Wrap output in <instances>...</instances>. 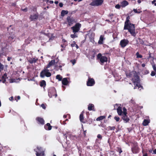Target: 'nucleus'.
I'll return each mask as SVG.
<instances>
[{"label": "nucleus", "instance_id": "4d7b16f0", "mask_svg": "<svg viewBox=\"0 0 156 156\" xmlns=\"http://www.w3.org/2000/svg\"><path fill=\"white\" fill-rule=\"evenodd\" d=\"M62 41L63 42L64 44H67V41L64 39L62 38Z\"/></svg>", "mask_w": 156, "mask_h": 156}, {"label": "nucleus", "instance_id": "680f3d73", "mask_svg": "<svg viewBox=\"0 0 156 156\" xmlns=\"http://www.w3.org/2000/svg\"><path fill=\"white\" fill-rule=\"evenodd\" d=\"M25 42L26 43H27V44H28L30 42H29V40L28 39H26L25 40Z\"/></svg>", "mask_w": 156, "mask_h": 156}, {"label": "nucleus", "instance_id": "b1692460", "mask_svg": "<svg viewBox=\"0 0 156 156\" xmlns=\"http://www.w3.org/2000/svg\"><path fill=\"white\" fill-rule=\"evenodd\" d=\"M94 108V105L92 104H90L88 105V109L89 111L93 110Z\"/></svg>", "mask_w": 156, "mask_h": 156}, {"label": "nucleus", "instance_id": "5701e85b", "mask_svg": "<svg viewBox=\"0 0 156 156\" xmlns=\"http://www.w3.org/2000/svg\"><path fill=\"white\" fill-rule=\"evenodd\" d=\"M104 36L103 35H101L100 36L99 38V40L98 41V43L99 44H103V41L104 40Z\"/></svg>", "mask_w": 156, "mask_h": 156}, {"label": "nucleus", "instance_id": "052dcab7", "mask_svg": "<svg viewBox=\"0 0 156 156\" xmlns=\"http://www.w3.org/2000/svg\"><path fill=\"white\" fill-rule=\"evenodd\" d=\"M11 5L12 6H14L15 7L16 5V2L12 3L11 4Z\"/></svg>", "mask_w": 156, "mask_h": 156}, {"label": "nucleus", "instance_id": "864d4df0", "mask_svg": "<svg viewBox=\"0 0 156 156\" xmlns=\"http://www.w3.org/2000/svg\"><path fill=\"white\" fill-rule=\"evenodd\" d=\"M64 65H65V64H62V65H60L59 66V67L60 68V69L61 70H62V69L61 68L62 67V66H64Z\"/></svg>", "mask_w": 156, "mask_h": 156}, {"label": "nucleus", "instance_id": "393cba45", "mask_svg": "<svg viewBox=\"0 0 156 156\" xmlns=\"http://www.w3.org/2000/svg\"><path fill=\"white\" fill-rule=\"evenodd\" d=\"M40 85L41 87H45L46 86V83L44 80H42L40 82Z\"/></svg>", "mask_w": 156, "mask_h": 156}, {"label": "nucleus", "instance_id": "a19ab883", "mask_svg": "<svg viewBox=\"0 0 156 156\" xmlns=\"http://www.w3.org/2000/svg\"><path fill=\"white\" fill-rule=\"evenodd\" d=\"M156 72L155 71H152L151 74V76H154L156 74Z\"/></svg>", "mask_w": 156, "mask_h": 156}, {"label": "nucleus", "instance_id": "f03ea898", "mask_svg": "<svg viewBox=\"0 0 156 156\" xmlns=\"http://www.w3.org/2000/svg\"><path fill=\"white\" fill-rule=\"evenodd\" d=\"M124 30H128V31L131 34V35L133 37H135L136 34L135 32V25L129 23L128 26H126V27H124Z\"/></svg>", "mask_w": 156, "mask_h": 156}, {"label": "nucleus", "instance_id": "aec40b11", "mask_svg": "<svg viewBox=\"0 0 156 156\" xmlns=\"http://www.w3.org/2000/svg\"><path fill=\"white\" fill-rule=\"evenodd\" d=\"M55 60H51L50 62H49L48 65L47 66L46 68H48L50 66H52L55 64Z\"/></svg>", "mask_w": 156, "mask_h": 156}, {"label": "nucleus", "instance_id": "49530a36", "mask_svg": "<svg viewBox=\"0 0 156 156\" xmlns=\"http://www.w3.org/2000/svg\"><path fill=\"white\" fill-rule=\"evenodd\" d=\"M14 38V37L13 36H9L8 37L9 39L11 41Z\"/></svg>", "mask_w": 156, "mask_h": 156}, {"label": "nucleus", "instance_id": "c9c22d12", "mask_svg": "<svg viewBox=\"0 0 156 156\" xmlns=\"http://www.w3.org/2000/svg\"><path fill=\"white\" fill-rule=\"evenodd\" d=\"M37 156H45L44 152H43L42 154L36 153Z\"/></svg>", "mask_w": 156, "mask_h": 156}, {"label": "nucleus", "instance_id": "5fc2aeb1", "mask_svg": "<svg viewBox=\"0 0 156 156\" xmlns=\"http://www.w3.org/2000/svg\"><path fill=\"white\" fill-rule=\"evenodd\" d=\"M152 3L153 4H154V5L156 6V0H154L152 2Z\"/></svg>", "mask_w": 156, "mask_h": 156}, {"label": "nucleus", "instance_id": "2f4dec72", "mask_svg": "<svg viewBox=\"0 0 156 156\" xmlns=\"http://www.w3.org/2000/svg\"><path fill=\"white\" fill-rule=\"evenodd\" d=\"M108 130H114L116 128L115 126H108L107 127Z\"/></svg>", "mask_w": 156, "mask_h": 156}, {"label": "nucleus", "instance_id": "9b49d317", "mask_svg": "<svg viewBox=\"0 0 156 156\" xmlns=\"http://www.w3.org/2000/svg\"><path fill=\"white\" fill-rule=\"evenodd\" d=\"M129 42L128 40L123 39L120 41V45L122 48H124L129 43Z\"/></svg>", "mask_w": 156, "mask_h": 156}, {"label": "nucleus", "instance_id": "4468645a", "mask_svg": "<svg viewBox=\"0 0 156 156\" xmlns=\"http://www.w3.org/2000/svg\"><path fill=\"white\" fill-rule=\"evenodd\" d=\"M107 58L106 56H103L100 59V61L101 63V64L102 65L105 62H106L107 61Z\"/></svg>", "mask_w": 156, "mask_h": 156}, {"label": "nucleus", "instance_id": "774afa93", "mask_svg": "<svg viewBox=\"0 0 156 156\" xmlns=\"http://www.w3.org/2000/svg\"><path fill=\"white\" fill-rule=\"evenodd\" d=\"M143 156H148L147 154V153H146L144 154H143Z\"/></svg>", "mask_w": 156, "mask_h": 156}, {"label": "nucleus", "instance_id": "603ef678", "mask_svg": "<svg viewBox=\"0 0 156 156\" xmlns=\"http://www.w3.org/2000/svg\"><path fill=\"white\" fill-rule=\"evenodd\" d=\"M67 45V44H63L61 45V47L63 48H65L66 47Z\"/></svg>", "mask_w": 156, "mask_h": 156}, {"label": "nucleus", "instance_id": "20e7f679", "mask_svg": "<svg viewBox=\"0 0 156 156\" xmlns=\"http://www.w3.org/2000/svg\"><path fill=\"white\" fill-rule=\"evenodd\" d=\"M46 67L40 73V76L41 78H44L45 76L47 77H50L51 76V73L49 72V70Z\"/></svg>", "mask_w": 156, "mask_h": 156}, {"label": "nucleus", "instance_id": "4be33fe9", "mask_svg": "<svg viewBox=\"0 0 156 156\" xmlns=\"http://www.w3.org/2000/svg\"><path fill=\"white\" fill-rule=\"evenodd\" d=\"M140 77L139 78V82L138 83H133L134 85V89H135L137 87H138V88H140L141 87H142L141 85L140 84Z\"/></svg>", "mask_w": 156, "mask_h": 156}, {"label": "nucleus", "instance_id": "423d86ee", "mask_svg": "<svg viewBox=\"0 0 156 156\" xmlns=\"http://www.w3.org/2000/svg\"><path fill=\"white\" fill-rule=\"evenodd\" d=\"M81 27V24L79 23H76L74 26L71 27V29L73 30V33L78 32L80 30Z\"/></svg>", "mask_w": 156, "mask_h": 156}, {"label": "nucleus", "instance_id": "7c9ffc66", "mask_svg": "<svg viewBox=\"0 0 156 156\" xmlns=\"http://www.w3.org/2000/svg\"><path fill=\"white\" fill-rule=\"evenodd\" d=\"M116 151L119 152V154H120L122 152V150L121 147H116Z\"/></svg>", "mask_w": 156, "mask_h": 156}, {"label": "nucleus", "instance_id": "4c0bfd02", "mask_svg": "<svg viewBox=\"0 0 156 156\" xmlns=\"http://www.w3.org/2000/svg\"><path fill=\"white\" fill-rule=\"evenodd\" d=\"M114 119L115 120L116 122H119L120 120V118L118 116H115L114 118Z\"/></svg>", "mask_w": 156, "mask_h": 156}, {"label": "nucleus", "instance_id": "f704fd0d", "mask_svg": "<svg viewBox=\"0 0 156 156\" xmlns=\"http://www.w3.org/2000/svg\"><path fill=\"white\" fill-rule=\"evenodd\" d=\"M138 39L139 40V41L140 44L142 45L144 44V42L143 40L141 39L140 38H138Z\"/></svg>", "mask_w": 156, "mask_h": 156}, {"label": "nucleus", "instance_id": "ea45409f", "mask_svg": "<svg viewBox=\"0 0 156 156\" xmlns=\"http://www.w3.org/2000/svg\"><path fill=\"white\" fill-rule=\"evenodd\" d=\"M133 11L135 13H138V14L140 13V12H141V11H138L137 10V9H133Z\"/></svg>", "mask_w": 156, "mask_h": 156}, {"label": "nucleus", "instance_id": "dca6fc26", "mask_svg": "<svg viewBox=\"0 0 156 156\" xmlns=\"http://www.w3.org/2000/svg\"><path fill=\"white\" fill-rule=\"evenodd\" d=\"M120 4L121 5V7L124 8L129 4V3L127 1L124 0L121 2Z\"/></svg>", "mask_w": 156, "mask_h": 156}, {"label": "nucleus", "instance_id": "8fccbe9b", "mask_svg": "<svg viewBox=\"0 0 156 156\" xmlns=\"http://www.w3.org/2000/svg\"><path fill=\"white\" fill-rule=\"evenodd\" d=\"M97 137L98 138L100 139L101 140L102 138V136H101V135L99 134L97 136Z\"/></svg>", "mask_w": 156, "mask_h": 156}, {"label": "nucleus", "instance_id": "338daca9", "mask_svg": "<svg viewBox=\"0 0 156 156\" xmlns=\"http://www.w3.org/2000/svg\"><path fill=\"white\" fill-rule=\"evenodd\" d=\"M156 154V149H155L154 151L153 152V154Z\"/></svg>", "mask_w": 156, "mask_h": 156}, {"label": "nucleus", "instance_id": "cd10ccee", "mask_svg": "<svg viewBox=\"0 0 156 156\" xmlns=\"http://www.w3.org/2000/svg\"><path fill=\"white\" fill-rule=\"evenodd\" d=\"M106 116L105 115L101 116L96 119L97 121H100L103 120V119H105Z\"/></svg>", "mask_w": 156, "mask_h": 156}, {"label": "nucleus", "instance_id": "3c124183", "mask_svg": "<svg viewBox=\"0 0 156 156\" xmlns=\"http://www.w3.org/2000/svg\"><path fill=\"white\" fill-rule=\"evenodd\" d=\"M41 106L44 109H45L46 108V106H45V105L44 104H42L41 105Z\"/></svg>", "mask_w": 156, "mask_h": 156}, {"label": "nucleus", "instance_id": "c85d7f7f", "mask_svg": "<svg viewBox=\"0 0 156 156\" xmlns=\"http://www.w3.org/2000/svg\"><path fill=\"white\" fill-rule=\"evenodd\" d=\"M56 78L58 80V81H60L62 80V76H61L60 75H57L56 76Z\"/></svg>", "mask_w": 156, "mask_h": 156}, {"label": "nucleus", "instance_id": "7ed1b4c3", "mask_svg": "<svg viewBox=\"0 0 156 156\" xmlns=\"http://www.w3.org/2000/svg\"><path fill=\"white\" fill-rule=\"evenodd\" d=\"M131 146V151L133 153L137 154L140 152V148L138 146V143L136 142H132Z\"/></svg>", "mask_w": 156, "mask_h": 156}, {"label": "nucleus", "instance_id": "e2e57ef3", "mask_svg": "<svg viewBox=\"0 0 156 156\" xmlns=\"http://www.w3.org/2000/svg\"><path fill=\"white\" fill-rule=\"evenodd\" d=\"M43 2H45L47 4H48L49 2V0H42Z\"/></svg>", "mask_w": 156, "mask_h": 156}, {"label": "nucleus", "instance_id": "72a5a7b5", "mask_svg": "<svg viewBox=\"0 0 156 156\" xmlns=\"http://www.w3.org/2000/svg\"><path fill=\"white\" fill-rule=\"evenodd\" d=\"M136 56L137 58H141L143 57L142 55L140 54L138 52H137L136 54Z\"/></svg>", "mask_w": 156, "mask_h": 156}, {"label": "nucleus", "instance_id": "ddd939ff", "mask_svg": "<svg viewBox=\"0 0 156 156\" xmlns=\"http://www.w3.org/2000/svg\"><path fill=\"white\" fill-rule=\"evenodd\" d=\"M34 151L36 152V153H38L40 154H42L43 152H44L42 148L39 147H37L36 148L34 149Z\"/></svg>", "mask_w": 156, "mask_h": 156}, {"label": "nucleus", "instance_id": "6e6d98bb", "mask_svg": "<svg viewBox=\"0 0 156 156\" xmlns=\"http://www.w3.org/2000/svg\"><path fill=\"white\" fill-rule=\"evenodd\" d=\"M27 7L25 8V9H22V10L25 12H27Z\"/></svg>", "mask_w": 156, "mask_h": 156}, {"label": "nucleus", "instance_id": "9d476101", "mask_svg": "<svg viewBox=\"0 0 156 156\" xmlns=\"http://www.w3.org/2000/svg\"><path fill=\"white\" fill-rule=\"evenodd\" d=\"M39 16V14L37 12L35 13H33L31 14L29 17V19L31 21H36L37 20Z\"/></svg>", "mask_w": 156, "mask_h": 156}, {"label": "nucleus", "instance_id": "0e129e2a", "mask_svg": "<svg viewBox=\"0 0 156 156\" xmlns=\"http://www.w3.org/2000/svg\"><path fill=\"white\" fill-rule=\"evenodd\" d=\"M70 37L72 38H75V37H74V35L73 34H71Z\"/></svg>", "mask_w": 156, "mask_h": 156}, {"label": "nucleus", "instance_id": "f8f14e48", "mask_svg": "<svg viewBox=\"0 0 156 156\" xmlns=\"http://www.w3.org/2000/svg\"><path fill=\"white\" fill-rule=\"evenodd\" d=\"M36 120L39 123L42 125L44 124V120L42 118L38 117L36 118Z\"/></svg>", "mask_w": 156, "mask_h": 156}, {"label": "nucleus", "instance_id": "473e14b6", "mask_svg": "<svg viewBox=\"0 0 156 156\" xmlns=\"http://www.w3.org/2000/svg\"><path fill=\"white\" fill-rule=\"evenodd\" d=\"M149 122L146 119H144L143 122V124L144 126H146L147 125Z\"/></svg>", "mask_w": 156, "mask_h": 156}, {"label": "nucleus", "instance_id": "de8ad7c7", "mask_svg": "<svg viewBox=\"0 0 156 156\" xmlns=\"http://www.w3.org/2000/svg\"><path fill=\"white\" fill-rule=\"evenodd\" d=\"M71 62L72 63L73 65H74L76 62V60L74 59L71 60Z\"/></svg>", "mask_w": 156, "mask_h": 156}, {"label": "nucleus", "instance_id": "a18cd8bd", "mask_svg": "<svg viewBox=\"0 0 156 156\" xmlns=\"http://www.w3.org/2000/svg\"><path fill=\"white\" fill-rule=\"evenodd\" d=\"M6 73H5L4 74V75H3L2 76V79H4V81H5V76H6Z\"/></svg>", "mask_w": 156, "mask_h": 156}, {"label": "nucleus", "instance_id": "13d9d810", "mask_svg": "<svg viewBox=\"0 0 156 156\" xmlns=\"http://www.w3.org/2000/svg\"><path fill=\"white\" fill-rule=\"evenodd\" d=\"M86 133H87V131L86 130H84L83 131V134H84V136L85 137H86Z\"/></svg>", "mask_w": 156, "mask_h": 156}, {"label": "nucleus", "instance_id": "39448f33", "mask_svg": "<svg viewBox=\"0 0 156 156\" xmlns=\"http://www.w3.org/2000/svg\"><path fill=\"white\" fill-rule=\"evenodd\" d=\"M122 110H123V114L122 115V119L126 122H127L129 121V119L127 115V109L125 107H124L122 108Z\"/></svg>", "mask_w": 156, "mask_h": 156}, {"label": "nucleus", "instance_id": "79ce46f5", "mask_svg": "<svg viewBox=\"0 0 156 156\" xmlns=\"http://www.w3.org/2000/svg\"><path fill=\"white\" fill-rule=\"evenodd\" d=\"M103 56H102V55L101 53H99L97 55V58L98 59H100Z\"/></svg>", "mask_w": 156, "mask_h": 156}, {"label": "nucleus", "instance_id": "1a4fd4ad", "mask_svg": "<svg viewBox=\"0 0 156 156\" xmlns=\"http://www.w3.org/2000/svg\"><path fill=\"white\" fill-rule=\"evenodd\" d=\"M95 84V81L94 79L89 76L88 80L87 82V86H92Z\"/></svg>", "mask_w": 156, "mask_h": 156}, {"label": "nucleus", "instance_id": "58836bf2", "mask_svg": "<svg viewBox=\"0 0 156 156\" xmlns=\"http://www.w3.org/2000/svg\"><path fill=\"white\" fill-rule=\"evenodd\" d=\"M152 66L154 71L156 72V65L154 64L152 65Z\"/></svg>", "mask_w": 156, "mask_h": 156}, {"label": "nucleus", "instance_id": "6ab92c4d", "mask_svg": "<svg viewBox=\"0 0 156 156\" xmlns=\"http://www.w3.org/2000/svg\"><path fill=\"white\" fill-rule=\"evenodd\" d=\"M38 59L37 58H30L28 60V62L30 64L35 63L37 61Z\"/></svg>", "mask_w": 156, "mask_h": 156}, {"label": "nucleus", "instance_id": "f3484780", "mask_svg": "<svg viewBox=\"0 0 156 156\" xmlns=\"http://www.w3.org/2000/svg\"><path fill=\"white\" fill-rule=\"evenodd\" d=\"M62 85L65 86L68 85L69 83V82L67 80V78H63L62 79Z\"/></svg>", "mask_w": 156, "mask_h": 156}, {"label": "nucleus", "instance_id": "f257e3e1", "mask_svg": "<svg viewBox=\"0 0 156 156\" xmlns=\"http://www.w3.org/2000/svg\"><path fill=\"white\" fill-rule=\"evenodd\" d=\"M127 77H131L133 83H138L139 82V76L137 73L135 71H132L129 73H126Z\"/></svg>", "mask_w": 156, "mask_h": 156}, {"label": "nucleus", "instance_id": "0eeeda50", "mask_svg": "<svg viewBox=\"0 0 156 156\" xmlns=\"http://www.w3.org/2000/svg\"><path fill=\"white\" fill-rule=\"evenodd\" d=\"M66 20L68 23V25L69 26H71L76 22L75 18L71 16H68L67 17Z\"/></svg>", "mask_w": 156, "mask_h": 156}, {"label": "nucleus", "instance_id": "412c9836", "mask_svg": "<svg viewBox=\"0 0 156 156\" xmlns=\"http://www.w3.org/2000/svg\"><path fill=\"white\" fill-rule=\"evenodd\" d=\"M129 19H130V17L129 16L127 17L126 21L125 22V23H124V27H125L126 26H128V25L129 24V23H130V21L129 20Z\"/></svg>", "mask_w": 156, "mask_h": 156}, {"label": "nucleus", "instance_id": "c03bdc74", "mask_svg": "<svg viewBox=\"0 0 156 156\" xmlns=\"http://www.w3.org/2000/svg\"><path fill=\"white\" fill-rule=\"evenodd\" d=\"M114 15L113 13H110L109 14L108 16L112 20V19L113 16Z\"/></svg>", "mask_w": 156, "mask_h": 156}, {"label": "nucleus", "instance_id": "69168bd1", "mask_svg": "<svg viewBox=\"0 0 156 156\" xmlns=\"http://www.w3.org/2000/svg\"><path fill=\"white\" fill-rule=\"evenodd\" d=\"M76 33H74V35L75 37H77L78 36L76 34Z\"/></svg>", "mask_w": 156, "mask_h": 156}, {"label": "nucleus", "instance_id": "c756f323", "mask_svg": "<svg viewBox=\"0 0 156 156\" xmlns=\"http://www.w3.org/2000/svg\"><path fill=\"white\" fill-rule=\"evenodd\" d=\"M92 55H91V58L92 59H94L96 55V52L95 50H93L92 52Z\"/></svg>", "mask_w": 156, "mask_h": 156}, {"label": "nucleus", "instance_id": "37998d69", "mask_svg": "<svg viewBox=\"0 0 156 156\" xmlns=\"http://www.w3.org/2000/svg\"><path fill=\"white\" fill-rule=\"evenodd\" d=\"M121 6V5H119V4H118L115 5V7L116 8L119 9H120Z\"/></svg>", "mask_w": 156, "mask_h": 156}, {"label": "nucleus", "instance_id": "bb28decb", "mask_svg": "<svg viewBox=\"0 0 156 156\" xmlns=\"http://www.w3.org/2000/svg\"><path fill=\"white\" fill-rule=\"evenodd\" d=\"M80 120L81 122L83 123H84L83 122L84 120V118H83V112H82L80 115Z\"/></svg>", "mask_w": 156, "mask_h": 156}, {"label": "nucleus", "instance_id": "a211bd4d", "mask_svg": "<svg viewBox=\"0 0 156 156\" xmlns=\"http://www.w3.org/2000/svg\"><path fill=\"white\" fill-rule=\"evenodd\" d=\"M52 126L49 123H47L44 126V128L46 130H50L51 129Z\"/></svg>", "mask_w": 156, "mask_h": 156}, {"label": "nucleus", "instance_id": "bf43d9fd", "mask_svg": "<svg viewBox=\"0 0 156 156\" xmlns=\"http://www.w3.org/2000/svg\"><path fill=\"white\" fill-rule=\"evenodd\" d=\"M59 5L60 7H62L63 6V4L62 3L60 2L59 3Z\"/></svg>", "mask_w": 156, "mask_h": 156}, {"label": "nucleus", "instance_id": "2eb2a0df", "mask_svg": "<svg viewBox=\"0 0 156 156\" xmlns=\"http://www.w3.org/2000/svg\"><path fill=\"white\" fill-rule=\"evenodd\" d=\"M117 113L119 115H122L123 114V111H122V107L121 106H119L117 109Z\"/></svg>", "mask_w": 156, "mask_h": 156}, {"label": "nucleus", "instance_id": "e433bc0d", "mask_svg": "<svg viewBox=\"0 0 156 156\" xmlns=\"http://www.w3.org/2000/svg\"><path fill=\"white\" fill-rule=\"evenodd\" d=\"M4 69V66L1 63H0V73Z\"/></svg>", "mask_w": 156, "mask_h": 156}, {"label": "nucleus", "instance_id": "09e8293b", "mask_svg": "<svg viewBox=\"0 0 156 156\" xmlns=\"http://www.w3.org/2000/svg\"><path fill=\"white\" fill-rule=\"evenodd\" d=\"M15 98L16 100L17 101L18 100H20V97L19 96L16 97Z\"/></svg>", "mask_w": 156, "mask_h": 156}, {"label": "nucleus", "instance_id": "6e6552de", "mask_svg": "<svg viewBox=\"0 0 156 156\" xmlns=\"http://www.w3.org/2000/svg\"><path fill=\"white\" fill-rule=\"evenodd\" d=\"M103 2V0H93L90 5L93 6H98L101 5Z\"/></svg>", "mask_w": 156, "mask_h": 156}, {"label": "nucleus", "instance_id": "a878e982", "mask_svg": "<svg viewBox=\"0 0 156 156\" xmlns=\"http://www.w3.org/2000/svg\"><path fill=\"white\" fill-rule=\"evenodd\" d=\"M68 13V12L67 10H62L61 12V16L62 17H64L65 15L67 14Z\"/></svg>", "mask_w": 156, "mask_h": 156}]
</instances>
